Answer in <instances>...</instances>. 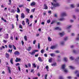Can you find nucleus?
<instances>
[{
    "mask_svg": "<svg viewBox=\"0 0 79 79\" xmlns=\"http://www.w3.org/2000/svg\"><path fill=\"white\" fill-rule=\"evenodd\" d=\"M9 57H10V55H9V54H8L7 53H6V57L7 58H9Z\"/></svg>",
    "mask_w": 79,
    "mask_h": 79,
    "instance_id": "obj_12",
    "label": "nucleus"
},
{
    "mask_svg": "<svg viewBox=\"0 0 79 79\" xmlns=\"http://www.w3.org/2000/svg\"><path fill=\"white\" fill-rule=\"evenodd\" d=\"M57 0H52L53 2H55V3H53V2H51V4L52 5L53 7H56L57 6H60V4L56 2Z\"/></svg>",
    "mask_w": 79,
    "mask_h": 79,
    "instance_id": "obj_1",
    "label": "nucleus"
},
{
    "mask_svg": "<svg viewBox=\"0 0 79 79\" xmlns=\"http://www.w3.org/2000/svg\"><path fill=\"white\" fill-rule=\"evenodd\" d=\"M7 40H3V42L4 43H6V42H7Z\"/></svg>",
    "mask_w": 79,
    "mask_h": 79,
    "instance_id": "obj_49",
    "label": "nucleus"
},
{
    "mask_svg": "<svg viewBox=\"0 0 79 79\" xmlns=\"http://www.w3.org/2000/svg\"><path fill=\"white\" fill-rule=\"evenodd\" d=\"M35 2H31V6H34V5H35Z\"/></svg>",
    "mask_w": 79,
    "mask_h": 79,
    "instance_id": "obj_14",
    "label": "nucleus"
},
{
    "mask_svg": "<svg viewBox=\"0 0 79 79\" xmlns=\"http://www.w3.org/2000/svg\"><path fill=\"white\" fill-rule=\"evenodd\" d=\"M23 6H24V5L23 4L20 5L19 6V8H21V7H23Z\"/></svg>",
    "mask_w": 79,
    "mask_h": 79,
    "instance_id": "obj_30",
    "label": "nucleus"
},
{
    "mask_svg": "<svg viewBox=\"0 0 79 79\" xmlns=\"http://www.w3.org/2000/svg\"><path fill=\"white\" fill-rule=\"evenodd\" d=\"M76 40H79V37L77 38L76 39Z\"/></svg>",
    "mask_w": 79,
    "mask_h": 79,
    "instance_id": "obj_64",
    "label": "nucleus"
},
{
    "mask_svg": "<svg viewBox=\"0 0 79 79\" xmlns=\"http://www.w3.org/2000/svg\"><path fill=\"white\" fill-rule=\"evenodd\" d=\"M44 10H47V9H48V7L46 4H44Z\"/></svg>",
    "mask_w": 79,
    "mask_h": 79,
    "instance_id": "obj_3",
    "label": "nucleus"
},
{
    "mask_svg": "<svg viewBox=\"0 0 79 79\" xmlns=\"http://www.w3.org/2000/svg\"><path fill=\"white\" fill-rule=\"evenodd\" d=\"M69 59L71 60H74V58L73 56H71L69 58Z\"/></svg>",
    "mask_w": 79,
    "mask_h": 79,
    "instance_id": "obj_35",
    "label": "nucleus"
},
{
    "mask_svg": "<svg viewBox=\"0 0 79 79\" xmlns=\"http://www.w3.org/2000/svg\"><path fill=\"white\" fill-rule=\"evenodd\" d=\"M13 48H14V50H16V47H15V46L14 45H13Z\"/></svg>",
    "mask_w": 79,
    "mask_h": 79,
    "instance_id": "obj_54",
    "label": "nucleus"
},
{
    "mask_svg": "<svg viewBox=\"0 0 79 79\" xmlns=\"http://www.w3.org/2000/svg\"><path fill=\"white\" fill-rule=\"evenodd\" d=\"M10 61L11 64H13V58H11L10 59Z\"/></svg>",
    "mask_w": 79,
    "mask_h": 79,
    "instance_id": "obj_20",
    "label": "nucleus"
},
{
    "mask_svg": "<svg viewBox=\"0 0 79 79\" xmlns=\"http://www.w3.org/2000/svg\"><path fill=\"white\" fill-rule=\"evenodd\" d=\"M44 52V49H42L41 50V53H43Z\"/></svg>",
    "mask_w": 79,
    "mask_h": 79,
    "instance_id": "obj_48",
    "label": "nucleus"
},
{
    "mask_svg": "<svg viewBox=\"0 0 79 79\" xmlns=\"http://www.w3.org/2000/svg\"><path fill=\"white\" fill-rule=\"evenodd\" d=\"M73 52L74 53H76V51L75 50H74L73 51Z\"/></svg>",
    "mask_w": 79,
    "mask_h": 79,
    "instance_id": "obj_58",
    "label": "nucleus"
},
{
    "mask_svg": "<svg viewBox=\"0 0 79 79\" xmlns=\"http://www.w3.org/2000/svg\"><path fill=\"white\" fill-rule=\"evenodd\" d=\"M60 44L62 45H63L64 44V41H61L60 42Z\"/></svg>",
    "mask_w": 79,
    "mask_h": 79,
    "instance_id": "obj_24",
    "label": "nucleus"
},
{
    "mask_svg": "<svg viewBox=\"0 0 79 79\" xmlns=\"http://www.w3.org/2000/svg\"><path fill=\"white\" fill-rule=\"evenodd\" d=\"M56 63H54L52 64H51V65L52 66H56Z\"/></svg>",
    "mask_w": 79,
    "mask_h": 79,
    "instance_id": "obj_44",
    "label": "nucleus"
},
{
    "mask_svg": "<svg viewBox=\"0 0 79 79\" xmlns=\"http://www.w3.org/2000/svg\"><path fill=\"white\" fill-rule=\"evenodd\" d=\"M32 65L34 68H36V65H35V63L32 64Z\"/></svg>",
    "mask_w": 79,
    "mask_h": 79,
    "instance_id": "obj_29",
    "label": "nucleus"
},
{
    "mask_svg": "<svg viewBox=\"0 0 79 79\" xmlns=\"http://www.w3.org/2000/svg\"><path fill=\"white\" fill-rule=\"evenodd\" d=\"M29 22V19L27 18L26 19V23H27Z\"/></svg>",
    "mask_w": 79,
    "mask_h": 79,
    "instance_id": "obj_31",
    "label": "nucleus"
},
{
    "mask_svg": "<svg viewBox=\"0 0 79 79\" xmlns=\"http://www.w3.org/2000/svg\"><path fill=\"white\" fill-rule=\"evenodd\" d=\"M70 6H71V8H74V7H75V6H74V5H70Z\"/></svg>",
    "mask_w": 79,
    "mask_h": 79,
    "instance_id": "obj_32",
    "label": "nucleus"
},
{
    "mask_svg": "<svg viewBox=\"0 0 79 79\" xmlns=\"http://www.w3.org/2000/svg\"><path fill=\"white\" fill-rule=\"evenodd\" d=\"M9 47L10 48H12V45H11L10 44L9 45Z\"/></svg>",
    "mask_w": 79,
    "mask_h": 79,
    "instance_id": "obj_52",
    "label": "nucleus"
},
{
    "mask_svg": "<svg viewBox=\"0 0 79 79\" xmlns=\"http://www.w3.org/2000/svg\"><path fill=\"white\" fill-rule=\"evenodd\" d=\"M71 27H72V25H70L67 27V29H70V28H71Z\"/></svg>",
    "mask_w": 79,
    "mask_h": 79,
    "instance_id": "obj_39",
    "label": "nucleus"
},
{
    "mask_svg": "<svg viewBox=\"0 0 79 79\" xmlns=\"http://www.w3.org/2000/svg\"><path fill=\"white\" fill-rule=\"evenodd\" d=\"M46 69L47 70V71H48L49 70H48V69H49V68L48 67V65H47L46 67H45Z\"/></svg>",
    "mask_w": 79,
    "mask_h": 79,
    "instance_id": "obj_25",
    "label": "nucleus"
},
{
    "mask_svg": "<svg viewBox=\"0 0 79 79\" xmlns=\"http://www.w3.org/2000/svg\"><path fill=\"white\" fill-rule=\"evenodd\" d=\"M17 13H20V10H19V7H17Z\"/></svg>",
    "mask_w": 79,
    "mask_h": 79,
    "instance_id": "obj_28",
    "label": "nucleus"
},
{
    "mask_svg": "<svg viewBox=\"0 0 79 79\" xmlns=\"http://www.w3.org/2000/svg\"><path fill=\"white\" fill-rule=\"evenodd\" d=\"M63 70H64V72H65V73H68V70H67V69H64Z\"/></svg>",
    "mask_w": 79,
    "mask_h": 79,
    "instance_id": "obj_34",
    "label": "nucleus"
},
{
    "mask_svg": "<svg viewBox=\"0 0 79 79\" xmlns=\"http://www.w3.org/2000/svg\"><path fill=\"white\" fill-rule=\"evenodd\" d=\"M73 18H74V19H76V16H75V15H73Z\"/></svg>",
    "mask_w": 79,
    "mask_h": 79,
    "instance_id": "obj_50",
    "label": "nucleus"
},
{
    "mask_svg": "<svg viewBox=\"0 0 79 79\" xmlns=\"http://www.w3.org/2000/svg\"><path fill=\"white\" fill-rule=\"evenodd\" d=\"M35 42H36V40H34L33 41V44H35Z\"/></svg>",
    "mask_w": 79,
    "mask_h": 79,
    "instance_id": "obj_60",
    "label": "nucleus"
},
{
    "mask_svg": "<svg viewBox=\"0 0 79 79\" xmlns=\"http://www.w3.org/2000/svg\"><path fill=\"white\" fill-rule=\"evenodd\" d=\"M47 23H50V19L48 20L47 21Z\"/></svg>",
    "mask_w": 79,
    "mask_h": 79,
    "instance_id": "obj_53",
    "label": "nucleus"
},
{
    "mask_svg": "<svg viewBox=\"0 0 79 79\" xmlns=\"http://www.w3.org/2000/svg\"><path fill=\"white\" fill-rule=\"evenodd\" d=\"M48 76V75L47 74H46L45 75V79H47V77Z\"/></svg>",
    "mask_w": 79,
    "mask_h": 79,
    "instance_id": "obj_45",
    "label": "nucleus"
},
{
    "mask_svg": "<svg viewBox=\"0 0 79 79\" xmlns=\"http://www.w3.org/2000/svg\"><path fill=\"white\" fill-rule=\"evenodd\" d=\"M11 13H15V11L14 10L12 9L11 11Z\"/></svg>",
    "mask_w": 79,
    "mask_h": 79,
    "instance_id": "obj_36",
    "label": "nucleus"
},
{
    "mask_svg": "<svg viewBox=\"0 0 79 79\" xmlns=\"http://www.w3.org/2000/svg\"><path fill=\"white\" fill-rule=\"evenodd\" d=\"M64 61H68V59L66 57H64Z\"/></svg>",
    "mask_w": 79,
    "mask_h": 79,
    "instance_id": "obj_23",
    "label": "nucleus"
},
{
    "mask_svg": "<svg viewBox=\"0 0 79 79\" xmlns=\"http://www.w3.org/2000/svg\"><path fill=\"white\" fill-rule=\"evenodd\" d=\"M52 58H50V59H49L48 62L49 63H51L52 61Z\"/></svg>",
    "mask_w": 79,
    "mask_h": 79,
    "instance_id": "obj_27",
    "label": "nucleus"
},
{
    "mask_svg": "<svg viewBox=\"0 0 79 79\" xmlns=\"http://www.w3.org/2000/svg\"><path fill=\"white\" fill-rule=\"evenodd\" d=\"M38 59L40 61V62H42V61H43V60H42V59H41L40 57H39Z\"/></svg>",
    "mask_w": 79,
    "mask_h": 79,
    "instance_id": "obj_18",
    "label": "nucleus"
},
{
    "mask_svg": "<svg viewBox=\"0 0 79 79\" xmlns=\"http://www.w3.org/2000/svg\"><path fill=\"white\" fill-rule=\"evenodd\" d=\"M9 3H8V5H11V0H9Z\"/></svg>",
    "mask_w": 79,
    "mask_h": 79,
    "instance_id": "obj_41",
    "label": "nucleus"
},
{
    "mask_svg": "<svg viewBox=\"0 0 79 79\" xmlns=\"http://www.w3.org/2000/svg\"><path fill=\"white\" fill-rule=\"evenodd\" d=\"M79 60V57H78L76 60V61H78Z\"/></svg>",
    "mask_w": 79,
    "mask_h": 79,
    "instance_id": "obj_63",
    "label": "nucleus"
},
{
    "mask_svg": "<svg viewBox=\"0 0 79 79\" xmlns=\"http://www.w3.org/2000/svg\"><path fill=\"white\" fill-rule=\"evenodd\" d=\"M48 40H49V42H51V41H52V39L50 37H49L48 38Z\"/></svg>",
    "mask_w": 79,
    "mask_h": 79,
    "instance_id": "obj_47",
    "label": "nucleus"
},
{
    "mask_svg": "<svg viewBox=\"0 0 79 79\" xmlns=\"http://www.w3.org/2000/svg\"><path fill=\"white\" fill-rule=\"evenodd\" d=\"M54 30H59V31H61V28L59 27H56L54 29Z\"/></svg>",
    "mask_w": 79,
    "mask_h": 79,
    "instance_id": "obj_5",
    "label": "nucleus"
},
{
    "mask_svg": "<svg viewBox=\"0 0 79 79\" xmlns=\"http://www.w3.org/2000/svg\"><path fill=\"white\" fill-rule=\"evenodd\" d=\"M79 71H76L75 72V74H77V77H79Z\"/></svg>",
    "mask_w": 79,
    "mask_h": 79,
    "instance_id": "obj_16",
    "label": "nucleus"
},
{
    "mask_svg": "<svg viewBox=\"0 0 79 79\" xmlns=\"http://www.w3.org/2000/svg\"><path fill=\"white\" fill-rule=\"evenodd\" d=\"M8 70H9V73L10 74H11V70H10V67H8Z\"/></svg>",
    "mask_w": 79,
    "mask_h": 79,
    "instance_id": "obj_19",
    "label": "nucleus"
},
{
    "mask_svg": "<svg viewBox=\"0 0 79 79\" xmlns=\"http://www.w3.org/2000/svg\"><path fill=\"white\" fill-rule=\"evenodd\" d=\"M24 39H25V41H27V36H24Z\"/></svg>",
    "mask_w": 79,
    "mask_h": 79,
    "instance_id": "obj_26",
    "label": "nucleus"
},
{
    "mask_svg": "<svg viewBox=\"0 0 79 79\" xmlns=\"http://www.w3.org/2000/svg\"><path fill=\"white\" fill-rule=\"evenodd\" d=\"M22 24H23V26H24V25H25V22H24V21H22Z\"/></svg>",
    "mask_w": 79,
    "mask_h": 79,
    "instance_id": "obj_40",
    "label": "nucleus"
},
{
    "mask_svg": "<svg viewBox=\"0 0 79 79\" xmlns=\"http://www.w3.org/2000/svg\"><path fill=\"white\" fill-rule=\"evenodd\" d=\"M32 49V48L31 46H30L28 48H27L26 49L27 50V51H31V50Z\"/></svg>",
    "mask_w": 79,
    "mask_h": 79,
    "instance_id": "obj_9",
    "label": "nucleus"
},
{
    "mask_svg": "<svg viewBox=\"0 0 79 79\" xmlns=\"http://www.w3.org/2000/svg\"><path fill=\"white\" fill-rule=\"evenodd\" d=\"M59 35L61 37H63V36L64 35V32L60 33Z\"/></svg>",
    "mask_w": 79,
    "mask_h": 79,
    "instance_id": "obj_7",
    "label": "nucleus"
},
{
    "mask_svg": "<svg viewBox=\"0 0 79 79\" xmlns=\"http://www.w3.org/2000/svg\"><path fill=\"white\" fill-rule=\"evenodd\" d=\"M56 48V46H52L50 48L51 49H55Z\"/></svg>",
    "mask_w": 79,
    "mask_h": 79,
    "instance_id": "obj_6",
    "label": "nucleus"
},
{
    "mask_svg": "<svg viewBox=\"0 0 79 79\" xmlns=\"http://www.w3.org/2000/svg\"><path fill=\"white\" fill-rule=\"evenodd\" d=\"M69 67L71 69H75V67H73V66H70Z\"/></svg>",
    "mask_w": 79,
    "mask_h": 79,
    "instance_id": "obj_15",
    "label": "nucleus"
},
{
    "mask_svg": "<svg viewBox=\"0 0 79 79\" xmlns=\"http://www.w3.org/2000/svg\"><path fill=\"white\" fill-rule=\"evenodd\" d=\"M57 61H59V62H60V61H61V59H60L58 58Z\"/></svg>",
    "mask_w": 79,
    "mask_h": 79,
    "instance_id": "obj_59",
    "label": "nucleus"
},
{
    "mask_svg": "<svg viewBox=\"0 0 79 79\" xmlns=\"http://www.w3.org/2000/svg\"><path fill=\"white\" fill-rule=\"evenodd\" d=\"M59 79H64V78L63 77L60 76L59 77Z\"/></svg>",
    "mask_w": 79,
    "mask_h": 79,
    "instance_id": "obj_42",
    "label": "nucleus"
},
{
    "mask_svg": "<svg viewBox=\"0 0 79 79\" xmlns=\"http://www.w3.org/2000/svg\"><path fill=\"white\" fill-rule=\"evenodd\" d=\"M27 65L28 66H29V67H31V64L30 63H29Z\"/></svg>",
    "mask_w": 79,
    "mask_h": 79,
    "instance_id": "obj_46",
    "label": "nucleus"
},
{
    "mask_svg": "<svg viewBox=\"0 0 79 79\" xmlns=\"http://www.w3.org/2000/svg\"><path fill=\"white\" fill-rule=\"evenodd\" d=\"M56 22L55 20H53L52 22L51 23V24H54Z\"/></svg>",
    "mask_w": 79,
    "mask_h": 79,
    "instance_id": "obj_37",
    "label": "nucleus"
},
{
    "mask_svg": "<svg viewBox=\"0 0 79 79\" xmlns=\"http://www.w3.org/2000/svg\"><path fill=\"white\" fill-rule=\"evenodd\" d=\"M50 55L51 56H52V57L55 56V54L54 53L50 54Z\"/></svg>",
    "mask_w": 79,
    "mask_h": 79,
    "instance_id": "obj_21",
    "label": "nucleus"
},
{
    "mask_svg": "<svg viewBox=\"0 0 79 79\" xmlns=\"http://www.w3.org/2000/svg\"><path fill=\"white\" fill-rule=\"evenodd\" d=\"M66 67V65L65 64L62 65V69H65V67Z\"/></svg>",
    "mask_w": 79,
    "mask_h": 79,
    "instance_id": "obj_11",
    "label": "nucleus"
},
{
    "mask_svg": "<svg viewBox=\"0 0 79 79\" xmlns=\"http://www.w3.org/2000/svg\"><path fill=\"white\" fill-rule=\"evenodd\" d=\"M38 49H40V43H39L38 45Z\"/></svg>",
    "mask_w": 79,
    "mask_h": 79,
    "instance_id": "obj_38",
    "label": "nucleus"
},
{
    "mask_svg": "<svg viewBox=\"0 0 79 79\" xmlns=\"http://www.w3.org/2000/svg\"><path fill=\"white\" fill-rule=\"evenodd\" d=\"M75 11L76 12H79V10L78 9H76L75 10Z\"/></svg>",
    "mask_w": 79,
    "mask_h": 79,
    "instance_id": "obj_57",
    "label": "nucleus"
},
{
    "mask_svg": "<svg viewBox=\"0 0 79 79\" xmlns=\"http://www.w3.org/2000/svg\"><path fill=\"white\" fill-rule=\"evenodd\" d=\"M19 28H20V29H23V27H22V26L21 25H19Z\"/></svg>",
    "mask_w": 79,
    "mask_h": 79,
    "instance_id": "obj_56",
    "label": "nucleus"
},
{
    "mask_svg": "<svg viewBox=\"0 0 79 79\" xmlns=\"http://www.w3.org/2000/svg\"><path fill=\"white\" fill-rule=\"evenodd\" d=\"M71 78H72V77L71 76L68 77H67V78H68V79H71Z\"/></svg>",
    "mask_w": 79,
    "mask_h": 79,
    "instance_id": "obj_62",
    "label": "nucleus"
},
{
    "mask_svg": "<svg viewBox=\"0 0 79 79\" xmlns=\"http://www.w3.org/2000/svg\"><path fill=\"white\" fill-rule=\"evenodd\" d=\"M74 47V46L73 45H72L70 46V48H73Z\"/></svg>",
    "mask_w": 79,
    "mask_h": 79,
    "instance_id": "obj_51",
    "label": "nucleus"
},
{
    "mask_svg": "<svg viewBox=\"0 0 79 79\" xmlns=\"http://www.w3.org/2000/svg\"><path fill=\"white\" fill-rule=\"evenodd\" d=\"M14 54L15 55H19V52L18 51H16L14 52Z\"/></svg>",
    "mask_w": 79,
    "mask_h": 79,
    "instance_id": "obj_8",
    "label": "nucleus"
},
{
    "mask_svg": "<svg viewBox=\"0 0 79 79\" xmlns=\"http://www.w3.org/2000/svg\"><path fill=\"white\" fill-rule=\"evenodd\" d=\"M25 17L24 14L23 13H22L21 15V18H24Z\"/></svg>",
    "mask_w": 79,
    "mask_h": 79,
    "instance_id": "obj_13",
    "label": "nucleus"
},
{
    "mask_svg": "<svg viewBox=\"0 0 79 79\" xmlns=\"http://www.w3.org/2000/svg\"><path fill=\"white\" fill-rule=\"evenodd\" d=\"M55 52L57 53H60V51H56Z\"/></svg>",
    "mask_w": 79,
    "mask_h": 79,
    "instance_id": "obj_61",
    "label": "nucleus"
},
{
    "mask_svg": "<svg viewBox=\"0 0 79 79\" xmlns=\"http://www.w3.org/2000/svg\"><path fill=\"white\" fill-rule=\"evenodd\" d=\"M29 53L31 55H34L35 53V51H33L31 52H29Z\"/></svg>",
    "mask_w": 79,
    "mask_h": 79,
    "instance_id": "obj_4",
    "label": "nucleus"
},
{
    "mask_svg": "<svg viewBox=\"0 0 79 79\" xmlns=\"http://www.w3.org/2000/svg\"><path fill=\"white\" fill-rule=\"evenodd\" d=\"M70 23H74V20H73L71 19L70 20Z\"/></svg>",
    "mask_w": 79,
    "mask_h": 79,
    "instance_id": "obj_55",
    "label": "nucleus"
},
{
    "mask_svg": "<svg viewBox=\"0 0 79 79\" xmlns=\"http://www.w3.org/2000/svg\"><path fill=\"white\" fill-rule=\"evenodd\" d=\"M26 11H27L28 13H29V11H30V9H28V8H26Z\"/></svg>",
    "mask_w": 79,
    "mask_h": 79,
    "instance_id": "obj_22",
    "label": "nucleus"
},
{
    "mask_svg": "<svg viewBox=\"0 0 79 79\" xmlns=\"http://www.w3.org/2000/svg\"><path fill=\"white\" fill-rule=\"evenodd\" d=\"M66 16H67V14H66V13L65 12H62L60 14V16L61 17Z\"/></svg>",
    "mask_w": 79,
    "mask_h": 79,
    "instance_id": "obj_2",
    "label": "nucleus"
},
{
    "mask_svg": "<svg viewBox=\"0 0 79 79\" xmlns=\"http://www.w3.org/2000/svg\"><path fill=\"white\" fill-rule=\"evenodd\" d=\"M68 39V37H65L64 38V40L66 41V40H67Z\"/></svg>",
    "mask_w": 79,
    "mask_h": 79,
    "instance_id": "obj_43",
    "label": "nucleus"
},
{
    "mask_svg": "<svg viewBox=\"0 0 79 79\" xmlns=\"http://www.w3.org/2000/svg\"><path fill=\"white\" fill-rule=\"evenodd\" d=\"M35 9H33L31 10V12H33V13H34V12L35 11Z\"/></svg>",
    "mask_w": 79,
    "mask_h": 79,
    "instance_id": "obj_33",
    "label": "nucleus"
},
{
    "mask_svg": "<svg viewBox=\"0 0 79 79\" xmlns=\"http://www.w3.org/2000/svg\"><path fill=\"white\" fill-rule=\"evenodd\" d=\"M21 61V59H19L18 58H16L15 60V62H18V61Z\"/></svg>",
    "mask_w": 79,
    "mask_h": 79,
    "instance_id": "obj_10",
    "label": "nucleus"
},
{
    "mask_svg": "<svg viewBox=\"0 0 79 79\" xmlns=\"http://www.w3.org/2000/svg\"><path fill=\"white\" fill-rule=\"evenodd\" d=\"M59 21H64V20H65V19L64 18H61L59 19Z\"/></svg>",
    "mask_w": 79,
    "mask_h": 79,
    "instance_id": "obj_17",
    "label": "nucleus"
}]
</instances>
